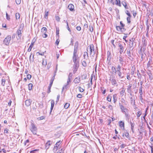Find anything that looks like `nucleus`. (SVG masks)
Instances as JSON below:
<instances>
[{"label":"nucleus","mask_w":153,"mask_h":153,"mask_svg":"<svg viewBox=\"0 0 153 153\" xmlns=\"http://www.w3.org/2000/svg\"><path fill=\"white\" fill-rule=\"evenodd\" d=\"M78 42H76L75 44L73 54L72 58L73 62L74 64H79V59L78 53Z\"/></svg>","instance_id":"nucleus-1"},{"label":"nucleus","mask_w":153,"mask_h":153,"mask_svg":"<svg viewBox=\"0 0 153 153\" xmlns=\"http://www.w3.org/2000/svg\"><path fill=\"white\" fill-rule=\"evenodd\" d=\"M30 129L31 132L34 134L35 135L36 134V133L37 132V128L36 126L35 125L33 122V121H32V122L31 123Z\"/></svg>","instance_id":"nucleus-2"},{"label":"nucleus","mask_w":153,"mask_h":153,"mask_svg":"<svg viewBox=\"0 0 153 153\" xmlns=\"http://www.w3.org/2000/svg\"><path fill=\"white\" fill-rule=\"evenodd\" d=\"M88 48H89L90 55H91L92 56H94L95 54L94 48V45H91L88 47Z\"/></svg>","instance_id":"nucleus-3"},{"label":"nucleus","mask_w":153,"mask_h":153,"mask_svg":"<svg viewBox=\"0 0 153 153\" xmlns=\"http://www.w3.org/2000/svg\"><path fill=\"white\" fill-rule=\"evenodd\" d=\"M110 80L111 81V84L113 85H115L117 84L116 81L115 77L114 75H111L110 78Z\"/></svg>","instance_id":"nucleus-4"},{"label":"nucleus","mask_w":153,"mask_h":153,"mask_svg":"<svg viewBox=\"0 0 153 153\" xmlns=\"http://www.w3.org/2000/svg\"><path fill=\"white\" fill-rule=\"evenodd\" d=\"M11 36L10 35L7 36L4 40V43L6 45H9L11 40Z\"/></svg>","instance_id":"nucleus-5"},{"label":"nucleus","mask_w":153,"mask_h":153,"mask_svg":"<svg viewBox=\"0 0 153 153\" xmlns=\"http://www.w3.org/2000/svg\"><path fill=\"white\" fill-rule=\"evenodd\" d=\"M116 45H118L119 48V52L120 54H122L124 51V48L121 44L120 43L117 42L116 43Z\"/></svg>","instance_id":"nucleus-6"},{"label":"nucleus","mask_w":153,"mask_h":153,"mask_svg":"<svg viewBox=\"0 0 153 153\" xmlns=\"http://www.w3.org/2000/svg\"><path fill=\"white\" fill-rule=\"evenodd\" d=\"M119 105L122 111L124 113H127V112H128V109L125 108L123 105L121 104L120 103H119Z\"/></svg>","instance_id":"nucleus-7"},{"label":"nucleus","mask_w":153,"mask_h":153,"mask_svg":"<svg viewBox=\"0 0 153 153\" xmlns=\"http://www.w3.org/2000/svg\"><path fill=\"white\" fill-rule=\"evenodd\" d=\"M79 66V64H74L73 73L75 74L77 71Z\"/></svg>","instance_id":"nucleus-8"},{"label":"nucleus","mask_w":153,"mask_h":153,"mask_svg":"<svg viewBox=\"0 0 153 153\" xmlns=\"http://www.w3.org/2000/svg\"><path fill=\"white\" fill-rule=\"evenodd\" d=\"M115 73H117L118 76L120 78H122L123 76H122V73L121 71V69H117Z\"/></svg>","instance_id":"nucleus-9"},{"label":"nucleus","mask_w":153,"mask_h":153,"mask_svg":"<svg viewBox=\"0 0 153 153\" xmlns=\"http://www.w3.org/2000/svg\"><path fill=\"white\" fill-rule=\"evenodd\" d=\"M116 28L117 30L119 32H123L126 30V29L124 28L121 27L120 26H116Z\"/></svg>","instance_id":"nucleus-10"},{"label":"nucleus","mask_w":153,"mask_h":153,"mask_svg":"<svg viewBox=\"0 0 153 153\" xmlns=\"http://www.w3.org/2000/svg\"><path fill=\"white\" fill-rule=\"evenodd\" d=\"M126 53L128 55V57L130 59V58L131 57V48H129L127 50Z\"/></svg>","instance_id":"nucleus-11"},{"label":"nucleus","mask_w":153,"mask_h":153,"mask_svg":"<svg viewBox=\"0 0 153 153\" xmlns=\"http://www.w3.org/2000/svg\"><path fill=\"white\" fill-rule=\"evenodd\" d=\"M68 8L71 11H73L74 10V6L73 4H70L68 6Z\"/></svg>","instance_id":"nucleus-12"},{"label":"nucleus","mask_w":153,"mask_h":153,"mask_svg":"<svg viewBox=\"0 0 153 153\" xmlns=\"http://www.w3.org/2000/svg\"><path fill=\"white\" fill-rule=\"evenodd\" d=\"M51 144L52 142L50 140L48 141L45 144V148L46 149H48Z\"/></svg>","instance_id":"nucleus-13"},{"label":"nucleus","mask_w":153,"mask_h":153,"mask_svg":"<svg viewBox=\"0 0 153 153\" xmlns=\"http://www.w3.org/2000/svg\"><path fill=\"white\" fill-rule=\"evenodd\" d=\"M120 127L121 128H123V129H124V123L123 121H120L119 122Z\"/></svg>","instance_id":"nucleus-14"},{"label":"nucleus","mask_w":153,"mask_h":153,"mask_svg":"<svg viewBox=\"0 0 153 153\" xmlns=\"http://www.w3.org/2000/svg\"><path fill=\"white\" fill-rule=\"evenodd\" d=\"M124 135H125L126 138L129 140L130 139V137L129 136V133L127 131H126V132H125V134H123V136H124Z\"/></svg>","instance_id":"nucleus-15"},{"label":"nucleus","mask_w":153,"mask_h":153,"mask_svg":"<svg viewBox=\"0 0 153 153\" xmlns=\"http://www.w3.org/2000/svg\"><path fill=\"white\" fill-rule=\"evenodd\" d=\"M51 111L50 113L52 111V110H53V107L54 106V105L55 104V102L54 100H52L51 101Z\"/></svg>","instance_id":"nucleus-16"},{"label":"nucleus","mask_w":153,"mask_h":153,"mask_svg":"<svg viewBox=\"0 0 153 153\" xmlns=\"http://www.w3.org/2000/svg\"><path fill=\"white\" fill-rule=\"evenodd\" d=\"M122 4L123 5L125 9H127L128 8V6L127 5L126 2L125 0L123 1H122Z\"/></svg>","instance_id":"nucleus-17"},{"label":"nucleus","mask_w":153,"mask_h":153,"mask_svg":"<svg viewBox=\"0 0 153 153\" xmlns=\"http://www.w3.org/2000/svg\"><path fill=\"white\" fill-rule=\"evenodd\" d=\"M22 30L18 29L16 33L17 34V35L18 36V37L19 38H21L22 37V32L21 31Z\"/></svg>","instance_id":"nucleus-18"},{"label":"nucleus","mask_w":153,"mask_h":153,"mask_svg":"<svg viewBox=\"0 0 153 153\" xmlns=\"http://www.w3.org/2000/svg\"><path fill=\"white\" fill-rule=\"evenodd\" d=\"M31 101L30 100H27L25 101V104L27 106H29L31 104Z\"/></svg>","instance_id":"nucleus-19"},{"label":"nucleus","mask_w":153,"mask_h":153,"mask_svg":"<svg viewBox=\"0 0 153 153\" xmlns=\"http://www.w3.org/2000/svg\"><path fill=\"white\" fill-rule=\"evenodd\" d=\"M132 84H130L128 86L127 88V92L128 93H131V87H132Z\"/></svg>","instance_id":"nucleus-20"},{"label":"nucleus","mask_w":153,"mask_h":153,"mask_svg":"<svg viewBox=\"0 0 153 153\" xmlns=\"http://www.w3.org/2000/svg\"><path fill=\"white\" fill-rule=\"evenodd\" d=\"M115 4L119 7L121 6L120 1V0H115Z\"/></svg>","instance_id":"nucleus-21"},{"label":"nucleus","mask_w":153,"mask_h":153,"mask_svg":"<svg viewBox=\"0 0 153 153\" xmlns=\"http://www.w3.org/2000/svg\"><path fill=\"white\" fill-rule=\"evenodd\" d=\"M152 61L151 58H149V60L147 64V67L148 68L151 67V65L152 64Z\"/></svg>","instance_id":"nucleus-22"},{"label":"nucleus","mask_w":153,"mask_h":153,"mask_svg":"<svg viewBox=\"0 0 153 153\" xmlns=\"http://www.w3.org/2000/svg\"><path fill=\"white\" fill-rule=\"evenodd\" d=\"M34 42H32L31 43V44L30 45L29 48H28V49L27 50L28 52H29L31 51V49L33 46Z\"/></svg>","instance_id":"nucleus-23"},{"label":"nucleus","mask_w":153,"mask_h":153,"mask_svg":"<svg viewBox=\"0 0 153 153\" xmlns=\"http://www.w3.org/2000/svg\"><path fill=\"white\" fill-rule=\"evenodd\" d=\"M130 124L131 125V129L132 130V132L134 133V123H132L131 122H130Z\"/></svg>","instance_id":"nucleus-24"},{"label":"nucleus","mask_w":153,"mask_h":153,"mask_svg":"<svg viewBox=\"0 0 153 153\" xmlns=\"http://www.w3.org/2000/svg\"><path fill=\"white\" fill-rule=\"evenodd\" d=\"M80 78L78 77L76 78L74 80V81L75 83H78L80 82Z\"/></svg>","instance_id":"nucleus-25"},{"label":"nucleus","mask_w":153,"mask_h":153,"mask_svg":"<svg viewBox=\"0 0 153 153\" xmlns=\"http://www.w3.org/2000/svg\"><path fill=\"white\" fill-rule=\"evenodd\" d=\"M117 94H114L113 95V99L114 103H115L117 101Z\"/></svg>","instance_id":"nucleus-26"},{"label":"nucleus","mask_w":153,"mask_h":153,"mask_svg":"<svg viewBox=\"0 0 153 153\" xmlns=\"http://www.w3.org/2000/svg\"><path fill=\"white\" fill-rule=\"evenodd\" d=\"M47 31V29L45 27H43L41 30V32L43 33H46Z\"/></svg>","instance_id":"nucleus-27"},{"label":"nucleus","mask_w":153,"mask_h":153,"mask_svg":"<svg viewBox=\"0 0 153 153\" xmlns=\"http://www.w3.org/2000/svg\"><path fill=\"white\" fill-rule=\"evenodd\" d=\"M119 61L120 62V64H121L122 65H123V64L124 61L123 60V59L122 57L120 56L119 57Z\"/></svg>","instance_id":"nucleus-28"},{"label":"nucleus","mask_w":153,"mask_h":153,"mask_svg":"<svg viewBox=\"0 0 153 153\" xmlns=\"http://www.w3.org/2000/svg\"><path fill=\"white\" fill-rule=\"evenodd\" d=\"M125 93V90L124 88H122V90L120 92V95L123 96L124 95V93Z\"/></svg>","instance_id":"nucleus-29"},{"label":"nucleus","mask_w":153,"mask_h":153,"mask_svg":"<svg viewBox=\"0 0 153 153\" xmlns=\"http://www.w3.org/2000/svg\"><path fill=\"white\" fill-rule=\"evenodd\" d=\"M111 94H109L108 96L107 97V100L109 102H111Z\"/></svg>","instance_id":"nucleus-30"},{"label":"nucleus","mask_w":153,"mask_h":153,"mask_svg":"<svg viewBox=\"0 0 153 153\" xmlns=\"http://www.w3.org/2000/svg\"><path fill=\"white\" fill-rule=\"evenodd\" d=\"M84 58L85 59L86 57L88 58V53L87 52H85L83 54Z\"/></svg>","instance_id":"nucleus-31"},{"label":"nucleus","mask_w":153,"mask_h":153,"mask_svg":"<svg viewBox=\"0 0 153 153\" xmlns=\"http://www.w3.org/2000/svg\"><path fill=\"white\" fill-rule=\"evenodd\" d=\"M71 82V79H70V78H68V79L67 81V85H65L64 87H63V88L64 89V88H66V86L67 85H68L69 84V83L70 82Z\"/></svg>","instance_id":"nucleus-32"},{"label":"nucleus","mask_w":153,"mask_h":153,"mask_svg":"<svg viewBox=\"0 0 153 153\" xmlns=\"http://www.w3.org/2000/svg\"><path fill=\"white\" fill-rule=\"evenodd\" d=\"M33 84L32 83H30L28 85V89L29 90H31L32 89Z\"/></svg>","instance_id":"nucleus-33"},{"label":"nucleus","mask_w":153,"mask_h":153,"mask_svg":"<svg viewBox=\"0 0 153 153\" xmlns=\"http://www.w3.org/2000/svg\"><path fill=\"white\" fill-rule=\"evenodd\" d=\"M16 19H19L20 17V14L19 13H16Z\"/></svg>","instance_id":"nucleus-34"},{"label":"nucleus","mask_w":153,"mask_h":153,"mask_svg":"<svg viewBox=\"0 0 153 153\" xmlns=\"http://www.w3.org/2000/svg\"><path fill=\"white\" fill-rule=\"evenodd\" d=\"M125 114L126 117L127 119L128 120H129L130 119V116L128 114V112H127V113H124Z\"/></svg>","instance_id":"nucleus-35"},{"label":"nucleus","mask_w":153,"mask_h":153,"mask_svg":"<svg viewBox=\"0 0 153 153\" xmlns=\"http://www.w3.org/2000/svg\"><path fill=\"white\" fill-rule=\"evenodd\" d=\"M131 103H135V100L134 99V96H132L130 98Z\"/></svg>","instance_id":"nucleus-36"},{"label":"nucleus","mask_w":153,"mask_h":153,"mask_svg":"<svg viewBox=\"0 0 153 153\" xmlns=\"http://www.w3.org/2000/svg\"><path fill=\"white\" fill-rule=\"evenodd\" d=\"M69 106H70L69 103H66L64 107L66 109H67L68 108V107Z\"/></svg>","instance_id":"nucleus-37"},{"label":"nucleus","mask_w":153,"mask_h":153,"mask_svg":"<svg viewBox=\"0 0 153 153\" xmlns=\"http://www.w3.org/2000/svg\"><path fill=\"white\" fill-rule=\"evenodd\" d=\"M143 87L140 86L139 88V93L140 94H143V91H142V89Z\"/></svg>","instance_id":"nucleus-38"},{"label":"nucleus","mask_w":153,"mask_h":153,"mask_svg":"<svg viewBox=\"0 0 153 153\" xmlns=\"http://www.w3.org/2000/svg\"><path fill=\"white\" fill-rule=\"evenodd\" d=\"M24 27V24L22 23L20 25V27L19 29L22 30Z\"/></svg>","instance_id":"nucleus-39"},{"label":"nucleus","mask_w":153,"mask_h":153,"mask_svg":"<svg viewBox=\"0 0 153 153\" xmlns=\"http://www.w3.org/2000/svg\"><path fill=\"white\" fill-rule=\"evenodd\" d=\"M82 64L83 66L85 67L87 66V64L85 61H83L82 62Z\"/></svg>","instance_id":"nucleus-40"},{"label":"nucleus","mask_w":153,"mask_h":153,"mask_svg":"<svg viewBox=\"0 0 153 153\" xmlns=\"http://www.w3.org/2000/svg\"><path fill=\"white\" fill-rule=\"evenodd\" d=\"M42 64L43 65L45 66L47 64L46 61H45V59H43L42 60Z\"/></svg>","instance_id":"nucleus-41"},{"label":"nucleus","mask_w":153,"mask_h":153,"mask_svg":"<svg viewBox=\"0 0 153 153\" xmlns=\"http://www.w3.org/2000/svg\"><path fill=\"white\" fill-rule=\"evenodd\" d=\"M2 82H1V85L3 86H4L5 84V80L4 79H2L1 80Z\"/></svg>","instance_id":"nucleus-42"},{"label":"nucleus","mask_w":153,"mask_h":153,"mask_svg":"<svg viewBox=\"0 0 153 153\" xmlns=\"http://www.w3.org/2000/svg\"><path fill=\"white\" fill-rule=\"evenodd\" d=\"M6 19L8 20H10V16L8 15L7 12H6Z\"/></svg>","instance_id":"nucleus-43"},{"label":"nucleus","mask_w":153,"mask_h":153,"mask_svg":"<svg viewBox=\"0 0 153 153\" xmlns=\"http://www.w3.org/2000/svg\"><path fill=\"white\" fill-rule=\"evenodd\" d=\"M134 42H131V43H130V44L129 45V48H131L132 47H133V45H134Z\"/></svg>","instance_id":"nucleus-44"},{"label":"nucleus","mask_w":153,"mask_h":153,"mask_svg":"<svg viewBox=\"0 0 153 153\" xmlns=\"http://www.w3.org/2000/svg\"><path fill=\"white\" fill-rule=\"evenodd\" d=\"M142 95L143 94H140V96H139V99L142 102H143V97H142Z\"/></svg>","instance_id":"nucleus-45"},{"label":"nucleus","mask_w":153,"mask_h":153,"mask_svg":"<svg viewBox=\"0 0 153 153\" xmlns=\"http://www.w3.org/2000/svg\"><path fill=\"white\" fill-rule=\"evenodd\" d=\"M131 17H128L127 18V20L128 23L129 24L131 23V21L130 20V18Z\"/></svg>","instance_id":"nucleus-46"},{"label":"nucleus","mask_w":153,"mask_h":153,"mask_svg":"<svg viewBox=\"0 0 153 153\" xmlns=\"http://www.w3.org/2000/svg\"><path fill=\"white\" fill-rule=\"evenodd\" d=\"M61 143V141H59L56 143L55 146L58 147V146H59L60 145Z\"/></svg>","instance_id":"nucleus-47"},{"label":"nucleus","mask_w":153,"mask_h":153,"mask_svg":"<svg viewBox=\"0 0 153 153\" xmlns=\"http://www.w3.org/2000/svg\"><path fill=\"white\" fill-rule=\"evenodd\" d=\"M87 76L86 74H83L82 76V79H85L86 78Z\"/></svg>","instance_id":"nucleus-48"},{"label":"nucleus","mask_w":153,"mask_h":153,"mask_svg":"<svg viewBox=\"0 0 153 153\" xmlns=\"http://www.w3.org/2000/svg\"><path fill=\"white\" fill-rule=\"evenodd\" d=\"M141 111H138L137 112V117H140V116L141 115Z\"/></svg>","instance_id":"nucleus-49"},{"label":"nucleus","mask_w":153,"mask_h":153,"mask_svg":"<svg viewBox=\"0 0 153 153\" xmlns=\"http://www.w3.org/2000/svg\"><path fill=\"white\" fill-rule=\"evenodd\" d=\"M146 25H147V28H146L147 34V33H148L149 28V25H148V24L147 23V22Z\"/></svg>","instance_id":"nucleus-50"},{"label":"nucleus","mask_w":153,"mask_h":153,"mask_svg":"<svg viewBox=\"0 0 153 153\" xmlns=\"http://www.w3.org/2000/svg\"><path fill=\"white\" fill-rule=\"evenodd\" d=\"M89 30L91 32H92L93 31V27L92 26H91V25H90L89 26Z\"/></svg>","instance_id":"nucleus-51"},{"label":"nucleus","mask_w":153,"mask_h":153,"mask_svg":"<svg viewBox=\"0 0 153 153\" xmlns=\"http://www.w3.org/2000/svg\"><path fill=\"white\" fill-rule=\"evenodd\" d=\"M17 4H19L21 2V0H15Z\"/></svg>","instance_id":"nucleus-52"},{"label":"nucleus","mask_w":153,"mask_h":153,"mask_svg":"<svg viewBox=\"0 0 153 153\" xmlns=\"http://www.w3.org/2000/svg\"><path fill=\"white\" fill-rule=\"evenodd\" d=\"M127 78L128 80H130L131 79V78L130 76V75L129 73H128L127 74Z\"/></svg>","instance_id":"nucleus-53"},{"label":"nucleus","mask_w":153,"mask_h":153,"mask_svg":"<svg viewBox=\"0 0 153 153\" xmlns=\"http://www.w3.org/2000/svg\"><path fill=\"white\" fill-rule=\"evenodd\" d=\"M48 12L47 11V12H45V19H47L48 18Z\"/></svg>","instance_id":"nucleus-54"},{"label":"nucleus","mask_w":153,"mask_h":153,"mask_svg":"<svg viewBox=\"0 0 153 153\" xmlns=\"http://www.w3.org/2000/svg\"><path fill=\"white\" fill-rule=\"evenodd\" d=\"M148 75L149 76V78H152V74L150 72H149L147 73Z\"/></svg>","instance_id":"nucleus-55"},{"label":"nucleus","mask_w":153,"mask_h":153,"mask_svg":"<svg viewBox=\"0 0 153 153\" xmlns=\"http://www.w3.org/2000/svg\"><path fill=\"white\" fill-rule=\"evenodd\" d=\"M79 91L80 92H83L84 91V89L82 88L81 87H79Z\"/></svg>","instance_id":"nucleus-56"},{"label":"nucleus","mask_w":153,"mask_h":153,"mask_svg":"<svg viewBox=\"0 0 153 153\" xmlns=\"http://www.w3.org/2000/svg\"><path fill=\"white\" fill-rule=\"evenodd\" d=\"M43 34L42 35V37H43L44 38H46L48 36L47 35L46 33H43Z\"/></svg>","instance_id":"nucleus-57"},{"label":"nucleus","mask_w":153,"mask_h":153,"mask_svg":"<svg viewBox=\"0 0 153 153\" xmlns=\"http://www.w3.org/2000/svg\"><path fill=\"white\" fill-rule=\"evenodd\" d=\"M77 97L79 98H80L82 97V96L81 94H79L77 95Z\"/></svg>","instance_id":"nucleus-58"},{"label":"nucleus","mask_w":153,"mask_h":153,"mask_svg":"<svg viewBox=\"0 0 153 153\" xmlns=\"http://www.w3.org/2000/svg\"><path fill=\"white\" fill-rule=\"evenodd\" d=\"M27 78L28 79H30L31 77V76L30 74H28L27 75Z\"/></svg>","instance_id":"nucleus-59"},{"label":"nucleus","mask_w":153,"mask_h":153,"mask_svg":"<svg viewBox=\"0 0 153 153\" xmlns=\"http://www.w3.org/2000/svg\"><path fill=\"white\" fill-rule=\"evenodd\" d=\"M76 29L79 31H80L81 30V27L80 26H77L76 27Z\"/></svg>","instance_id":"nucleus-60"},{"label":"nucleus","mask_w":153,"mask_h":153,"mask_svg":"<svg viewBox=\"0 0 153 153\" xmlns=\"http://www.w3.org/2000/svg\"><path fill=\"white\" fill-rule=\"evenodd\" d=\"M56 20L58 21H60V18L58 16H56Z\"/></svg>","instance_id":"nucleus-61"},{"label":"nucleus","mask_w":153,"mask_h":153,"mask_svg":"<svg viewBox=\"0 0 153 153\" xmlns=\"http://www.w3.org/2000/svg\"><path fill=\"white\" fill-rule=\"evenodd\" d=\"M126 146V144H122L120 146L121 148L123 149L124 148V147Z\"/></svg>","instance_id":"nucleus-62"},{"label":"nucleus","mask_w":153,"mask_h":153,"mask_svg":"<svg viewBox=\"0 0 153 153\" xmlns=\"http://www.w3.org/2000/svg\"><path fill=\"white\" fill-rule=\"evenodd\" d=\"M38 149H35L30 151V153H34L35 152L38 151Z\"/></svg>","instance_id":"nucleus-63"},{"label":"nucleus","mask_w":153,"mask_h":153,"mask_svg":"<svg viewBox=\"0 0 153 153\" xmlns=\"http://www.w3.org/2000/svg\"><path fill=\"white\" fill-rule=\"evenodd\" d=\"M151 117L152 121L153 122V111H152Z\"/></svg>","instance_id":"nucleus-64"}]
</instances>
